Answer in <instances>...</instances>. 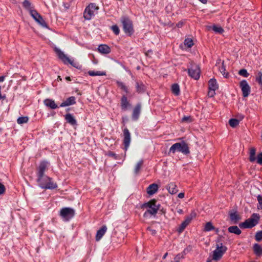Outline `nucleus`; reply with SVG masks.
<instances>
[{"label":"nucleus","mask_w":262,"mask_h":262,"mask_svg":"<svg viewBox=\"0 0 262 262\" xmlns=\"http://www.w3.org/2000/svg\"><path fill=\"white\" fill-rule=\"evenodd\" d=\"M47 165L48 163L45 161L41 162L40 163L38 168V178L37 181L40 187L42 188L55 189L57 187L56 184L53 183L49 177L43 174Z\"/></svg>","instance_id":"obj_1"},{"label":"nucleus","mask_w":262,"mask_h":262,"mask_svg":"<svg viewBox=\"0 0 262 262\" xmlns=\"http://www.w3.org/2000/svg\"><path fill=\"white\" fill-rule=\"evenodd\" d=\"M157 201L155 199L144 203L141 206V208H146L147 210L143 214L144 217H148V215H155L159 209V205H156Z\"/></svg>","instance_id":"obj_2"},{"label":"nucleus","mask_w":262,"mask_h":262,"mask_svg":"<svg viewBox=\"0 0 262 262\" xmlns=\"http://www.w3.org/2000/svg\"><path fill=\"white\" fill-rule=\"evenodd\" d=\"M176 151L181 152L185 155H187L190 152L188 145L184 142L176 143L173 144L169 149V152L174 153Z\"/></svg>","instance_id":"obj_3"},{"label":"nucleus","mask_w":262,"mask_h":262,"mask_svg":"<svg viewBox=\"0 0 262 262\" xmlns=\"http://www.w3.org/2000/svg\"><path fill=\"white\" fill-rule=\"evenodd\" d=\"M259 219V216L258 214L253 213L250 218L246 220L244 222L239 224V226L242 228H251L258 223Z\"/></svg>","instance_id":"obj_4"},{"label":"nucleus","mask_w":262,"mask_h":262,"mask_svg":"<svg viewBox=\"0 0 262 262\" xmlns=\"http://www.w3.org/2000/svg\"><path fill=\"white\" fill-rule=\"evenodd\" d=\"M227 250V248L225 246H223L222 243H217L216 245V249L213 252L212 259L215 261H218L221 259Z\"/></svg>","instance_id":"obj_5"},{"label":"nucleus","mask_w":262,"mask_h":262,"mask_svg":"<svg viewBox=\"0 0 262 262\" xmlns=\"http://www.w3.org/2000/svg\"><path fill=\"white\" fill-rule=\"evenodd\" d=\"M98 9V7L96 6L95 4H90L86 7L84 12L83 16L84 18L87 20L91 19L92 16L97 13Z\"/></svg>","instance_id":"obj_6"},{"label":"nucleus","mask_w":262,"mask_h":262,"mask_svg":"<svg viewBox=\"0 0 262 262\" xmlns=\"http://www.w3.org/2000/svg\"><path fill=\"white\" fill-rule=\"evenodd\" d=\"M121 23L125 33L129 36L131 35L134 32L132 21L127 17H122Z\"/></svg>","instance_id":"obj_7"},{"label":"nucleus","mask_w":262,"mask_h":262,"mask_svg":"<svg viewBox=\"0 0 262 262\" xmlns=\"http://www.w3.org/2000/svg\"><path fill=\"white\" fill-rule=\"evenodd\" d=\"M188 71L189 75L192 78L198 80L200 78V69L198 65L192 64Z\"/></svg>","instance_id":"obj_8"},{"label":"nucleus","mask_w":262,"mask_h":262,"mask_svg":"<svg viewBox=\"0 0 262 262\" xmlns=\"http://www.w3.org/2000/svg\"><path fill=\"white\" fill-rule=\"evenodd\" d=\"M74 214V210L70 208H63L60 212V216L66 221H68L72 218Z\"/></svg>","instance_id":"obj_9"},{"label":"nucleus","mask_w":262,"mask_h":262,"mask_svg":"<svg viewBox=\"0 0 262 262\" xmlns=\"http://www.w3.org/2000/svg\"><path fill=\"white\" fill-rule=\"evenodd\" d=\"M239 86L241 89L243 96L247 97L251 91V88L246 80H242L239 83Z\"/></svg>","instance_id":"obj_10"},{"label":"nucleus","mask_w":262,"mask_h":262,"mask_svg":"<svg viewBox=\"0 0 262 262\" xmlns=\"http://www.w3.org/2000/svg\"><path fill=\"white\" fill-rule=\"evenodd\" d=\"M56 53L58 55V57L65 63H69L73 66L76 67L75 63H74L66 54H64L60 50H56Z\"/></svg>","instance_id":"obj_11"},{"label":"nucleus","mask_w":262,"mask_h":262,"mask_svg":"<svg viewBox=\"0 0 262 262\" xmlns=\"http://www.w3.org/2000/svg\"><path fill=\"white\" fill-rule=\"evenodd\" d=\"M34 19L40 26L47 28H48V25L43 17L35 10H34Z\"/></svg>","instance_id":"obj_12"},{"label":"nucleus","mask_w":262,"mask_h":262,"mask_svg":"<svg viewBox=\"0 0 262 262\" xmlns=\"http://www.w3.org/2000/svg\"><path fill=\"white\" fill-rule=\"evenodd\" d=\"M195 215V213H192L190 214V216L187 217V219L181 224L179 229H178V231L179 233H181L183 231L185 228L187 227L188 225L190 223L192 218L194 217Z\"/></svg>","instance_id":"obj_13"},{"label":"nucleus","mask_w":262,"mask_h":262,"mask_svg":"<svg viewBox=\"0 0 262 262\" xmlns=\"http://www.w3.org/2000/svg\"><path fill=\"white\" fill-rule=\"evenodd\" d=\"M123 135H124V140L123 143L124 145V148L125 150L127 149L129 147L130 142V135L129 132V130L125 128L123 130Z\"/></svg>","instance_id":"obj_14"},{"label":"nucleus","mask_w":262,"mask_h":262,"mask_svg":"<svg viewBox=\"0 0 262 262\" xmlns=\"http://www.w3.org/2000/svg\"><path fill=\"white\" fill-rule=\"evenodd\" d=\"M141 109V105L140 104H138L134 108L132 114V118L134 120H137L139 117Z\"/></svg>","instance_id":"obj_15"},{"label":"nucleus","mask_w":262,"mask_h":262,"mask_svg":"<svg viewBox=\"0 0 262 262\" xmlns=\"http://www.w3.org/2000/svg\"><path fill=\"white\" fill-rule=\"evenodd\" d=\"M98 51L103 54H107L111 52L110 48L106 45H101L98 47Z\"/></svg>","instance_id":"obj_16"},{"label":"nucleus","mask_w":262,"mask_h":262,"mask_svg":"<svg viewBox=\"0 0 262 262\" xmlns=\"http://www.w3.org/2000/svg\"><path fill=\"white\" fill-rule=\"evenodd\" d=\"M158 189V186L157 184L154 183L150 185L147 188V193L149 195L155 194Z\"/></svg>","instance_id":"obj_17"},{"label":"nucleus","mask_w":262,"mask_h":262,"mask_svg":"<svg viewBox=\"0 0 262 262\" xmlns=\"http://www.w3.org/2000/svg\"><path fill=\"white\" fill-rule=\"evenodd\" d=\"M76 103L75 98L73 96L68 98L66 101L62 102L60 104L61 107H64L70 105L74 104Z\"/></svg>","instance_id":"obj_18"},{"label":"nucleus","mask_w":262,"mask_h":262,"mask_svg":"<svg viewBox=\"0 0 262 262\" xmlns=\"http://www.w3.org/2000/svg\"><path fill=\"white\" fill-rule=\"evenodd\" d=\"M107 230V228L105 226H103L100 230H99L96 234V240L99 241L102 237L103 236Z\"/></svg>","instance_id":"obj_19"},{"label":"nucleus","mask_w":262,"mask_h":262,"mask_svg":"<svg viewBox=\"0 0 262 262\" xmlns=\"http://www.w3.org/2000/svg\"><path fill=\"white\" fill-rule=\"evenodd\" d=\"M208 89L209 90H216L218 89V85L215 79L212 78L209 81Z\"/></svg>","instance_id":"obj_20"},{"label":"nucleus","mask_w":262,"mask_h":262,"mask_svg":"<svg viewBox=\"0 0 262 262\" xmlns=\"http://www.w3.org/2000/svg\"><path fill=\"white\" fill-rule=\"evenodd\" d=\"M166 188L168 192L172 194L176 193L178 191L177 188V185L174 183H169Z\"/></svg>","instance_id":"obj_21"},{"label":"nucleus","mask_w":262,"mask_h":262,"mask_svg":"<svg viewBox=\"0 0 262 262\" xmlns=\"http://www.w3.org/2000/svg\"><path fill=\"white\" fill-rule=\"evenodd\" d=\"M23 6L24 8L29 12L30 15L33 16V11L31 9V3L27 0H25L23 3Z\"/></svg>","instance_id":"obj_22"},{"label":"nucleus","mask_w":262,"mask_h":262,"mask_svg":"<svg viewBox=\"0 0 262 262\" xmlns=\"http://www.w3.org/2000/svg\"><path fill=\"white\" fill-rule=\"evenodd\" d=\"M45 104L52 109H55L57 107V105L55 101L52 99H47L44 101Z\"/></svg>","instance_id":"obj_23"},{"label":"nucleus","mask_w":262,"mask_h":262,"mask_svg":"<svg viewBox=\"0 0 262 262\" xmlns=\"http://www.w3.org/2000/svg\"><path fill=\"white\" fill-rule=\"evenodd\" d=\"M137 92L139 93H143L145 91V85L142 82H137L136 83Z\"/></svg>","instance_id":"obj_24"},{"label":"nucleus","mask_w":262,"mask_h":262,"mask_svg":"<svg viewBox=\"0 0 262 262\" xmlns=\"http://www.w3.org/2000/svg\"><path fill=\"white\" fill-rule=\"evenodd\" d=\"M129 105V103L127 101V98L125 96H123L121 100V108L123 110H126Z\"/></svg>","instance_id":"obj_25"},{"label":"nucleus","mask_w":262,"mask_h":262,"mask_svg":"<svg viewBox=\"0 0 262 262\" xmlns=\"http://www.w3.org/2000/svg\"><path fill=\"white\" fill-rule=\"evenodd\" d=\"M230 220L235 224L237 223L238 221L241 219L239 215L237 214L236 212L230 213Z\"/></svg>","instance_id":"obj_26"},{"label":"nucleus","mask_w":262,"mask_h":262,"mask_svg":"<svg viewBox=\"0 0 262 262\" xmlns=\"http://www.w3.org/2000/svg\"><path fill=\"white\" fill-rule=\"evenodd\" d=\"M228 231L230 233H234L237 235H239L241 233V230L236 226H233L229 227Z\"/></svg>","instance_id":"obj_27"},{"label":"nucleus","mask_w":262,"mask_h":262,"mask_svg":"<svg viewBox=\"0 0 262 262\" xmlns=\"http://www.w3.org/2000/svg\"><path fill=\"white\" fill-rule=\"evenodd\" d=\"M65 118L67 121L71 125H75L76 121L71 114H68L66 115Z\"/></svg>","instance_id":"obj_28"},{"label":"nucleus","mask_w":262,"mask_h":262,"mask_svg":"<svg viewBox=\"0 0 262 262\" xmlns=\"http://www.w3.org/2000/svg\"><path fill=\"white\" fill-rule=\"evenodd\" d=\"M188 250L187 249H185L182 253L177 254L174 258V261L171 262H179L181 259L184 258L186 252Z\"/></svg>","instance_id":"obj_29"},{"label":"nucleus","mask_w":262,"mask_h":262,"mask_svg":"<svg viewBox=\"0 0 262 262\" xmlns=\"http://www.w3.org/2000/svg\"><path fill=\"white\" fill-rule=\"evenodd\" d=\"M171 91L173 94L176 96H178L180 94V88L179 85L174 83L171 85Z\"/></svg>","instance_id":"obj_30"},{"label":"nucleus","mask_w":262,"mask_h":262,"mask_svg":"<svg viewBox=\"0 0 262 262\" xmlns=\"http://www.w3.org/2000/svg\"><path fill=\"white\" fill-rule=\"evenodd\" d=\"M253 250L254 253L257 255H259L262 254V248L259 245L257 244L254 245Z\"/></svg>","instance_id":"obj_31"},{"label":"nucleus","mask_w":262,"mask_h":262,"mask_svg":"<svg viewBox=\"0 0 262 262\" xmlns=\"http://www.w3.org/2000/svg\"><path fill=\"white\" fill-rule=\"evenodd\" d=\"M88 74L89 75L92 76L106 75V73L105 72H101V71L95 72L93 71H89L88 72Z\"/></svg>","instance_id":"obj_32"},{"label":"nucleus","mask_w":262,"mask_h":262,"mask_svg":"<svg viewBox=\"0 0 262 262\" xmlns=\"http://www.w3.org/2000/svg\"><path fill=\"white\" fill-rule=\"evenodd\" d=\"M209 28H212L213 31L219 34H222L224 32L223 28L220 26L214 25L212 27H209Z\"/></svg>","instance_id":"obj_33"},{"label":"nucleus","mask_w":262,"mask_h":262,"mask_svg":"<svg viewBox=\"0 0 262 262\" xmlns=\"http://www.w3.org/2000/svg\"><path fill=\"white\" fill-rule=\"evenodd\" d=\"M255 160V149L252 147L250 149L249 160L250 162H254Z\"/></svg>","instance_id":"obj_34"},{"label":"nucleus","mask_w":262,"mask_h":262,"mask_svg":"<svg viewBox=\"0 0 262 262\" xmlns=\"http://www.w3.org/2000/svg\"><path fill=\"white\" fill-rule=\"evenodd\" d=\"M29 118L27 116H21L19 117L17 120V123L18 124H23L28 122Z\"/></svg>","instance_id":"obj_35"},{"label":"nucleus","mask_w":262,"mask_h":262,"mask_svg":"<svg viewBox=\"0 0 262 262\" xmlns=\"http://www.w3.org/2000/svg\"><path fill=\"white\" fill-rule=\"evenodd\" d=\"M220 71L222 74L226 78H227L229 76V73L228 72L226 73V69L225 66H224V62L223 61L222 63V66L221 67H219Z\"/></svg>","instance_id":"obj_36"},{"label":"nucleus","mask_w":262,"mask_h":262,"mask_svg":"<svg viewBox=\"0 0 262 262\" xmlns=\"http://www.w3.org/2000/svg\"><path fill=\"white\" fill-rule=\"evenodd\" d=\"M143 161L140 160L136 164L135 169H134V172L136 174H137L139 173L140 169L143 165Z\"/></svg>","instance_id":"obj_37"},{"label":"nucleus","mask_w":262,"mask_h":262,"mask_svg":"<svg viewBox=\"0 0 262 262\" xmlns=\"http://www.w3.org/2000/svg\"><path fill=\"white\" fill-rule=\"evenodd\" d=\"M229 124L232 127H235L239 124V120L236 119H231L229 121Z\"/></svg>","instance_id":"obj_38"},{"label":"nucleus","mask_w":262,"mask_h":262,"mask_svg":"<svg viewBox=\"0 0 262 262\" xmlns=\"http://www.w3.org/2000/svg\"><path fill=\"white\" fill-rule=\"evenodd\" d=\"M214 229V227L212 225L211 222H207L205 225L204 231H209Z\"/></svg>","instance_id":"obj_39"},{"label":"nucleus","mask_w":262,"mask_h":262,"mask_svg":"<svg viewBox=\"0 0 262 262\" xmlns=\"http://www.w3.org/2000/svg\"><path fill=\"white\" fill-rule=\"evenodd\" d=\"M185 46L188 48H191L193 45V42L191 38H186L184 41Z\"/></svg>","instance_id":"obj_40"},{"label":"nucleus","mask_w":262,"mask_h":262,"mask_svg":"<svg viewBox=\"0 0 262 262\" xmlns=\"http://www.w3.org/2000/svg\"><path fill=\"white\" fill-rule=\"evenodd\" d=\"M256 81L261 85H262V72H258L256 77Z\"/></svg>","instance_id":"obj_41"},{"label":"nucleus","mask_w":262,"mask_h":262,"mask_svg":"<svg viewBox=\"0 0 262 262\" xmlns=\"http://www.w3.org/2000/svg\"><path fill=\"white\" fill-rule=\"evenodd\" d=\"M238 74L244 76V77H247L249 76V74L247 72V71L246 69H241L239 71Z\"/></svg>","instance_id":"obj_42"},{"label":"nucleus","mask_w":262,"mask_h":262,"mask_svg":"<svg viewBox=\"0 0 262 262\" xmlns=\"http://www.w3.org/2000/svg\"><path fill=\"white\" fill-rule=\"evenodd\" d=\"M255 238L256 241L259 242L262 240V231L256 232Z\"/></svg>","instance_id":"obj_43"},{"label":"nucleus","mask_w":262,"mask_h":262,"mask_svg":"<svg viewBox=\"0 0 262 262\" xmlns=\"http://www.w3.org/2000/svg\"><path fill=\"white\" fill-rule=\"evenodd\" d=\"M118 86L126 93H128L127 87L121 82H117Z\"/></svg>","instance_id":"obj_44"},{"label":"nucleus","mask_w":262,"mask_h":262,"mask_svg":"<svg viewBox=\"0 0 262 262\" xmlns=\"http://www.w3.org/2000/svg\"><path fill=\"white\" fill-rule=\"evenodd\" d=\"M257 201L258 202V205L257 206V208L258 209H262V196L260 195H258L257 196Z\"/></svg>","instance_id":"obj_45"},{"label":"nucleus","mask_w":262,"mask_h":262,"mask_svg":"<svg viewBox=\"0 0 262 262\" xmlns=\"http://www.w3.org/2000/svg\"><path fill=\"white\" fill-rule=\"evenodd\" d=\"M113 31L116 35H118L119 33V29L117 25H114L112 27Z\"/></svg>","instance_id":"obj_46"},{"label":"nucleus","mask_w":262,"mask_h":262,"mask_svg":"<svg viewBox=\"0 0 262 262\" xmlns=\"http://www.w3.org/2000/svg\"><path fill=\"white\" fill-rule=\"evenodd\" d=\"M183 122H190L192 121V119L190 116H184L182 118Z\"/></svg>","instance_id":"obj_47"},{"label":"nucleus","mask_w":262,"mask_h":262,"mask_svg":"<svg viewBox=\"0 0 262 262\" xmlns=\"http://www.w3.org/2000/svg\"><path fill=\"white\" fill-rule=\"evenodd\" d=\"M257 163L259 164H262V152L259 153L257 155Z\"/></svg>","instance_id":"obj_48"},{"label":"nucleus","mask_w":262,"mask_h":262,"mask_svg":"<svg viewBox=\"0 0 262 262\" xmlns=\"http://www.w3.org/2000/svg\"><path fill=\"white\" fill-rule=\"evenodd\" d=\"M5 191V186L2 184V183H0V195L4 193Z\"/></svg>","instance_id":"obj_49"},{"label":"nucleus","mask_w":262,"mask_h":262,"mask_svg":"<svg viewBox=\"0 0 262 262\" xmlns=\"http://www.w3.org/2000/svg\"><path fill=\"white\" fill-rule=\"evenodd\" d=\"M215 90H209L208 93V96L210 97H213L215 94Z\"/></svg>","instance_id":"obj_50"},{"label":"nucleus","mask_w":262,"mask_h":262,"mask_svg":"<svg viewBox=\"0 0 262 262\" xmlns=\"http://www.w3.org/2000/svg\"><path fill=\"white\" fill-rule=\"evenodd\" d=\"M147 230L150 231L151 234L153 235H155L156 233V231L155 230L152 229L148 227Z\"/></svg>","instance_id":"obj_51"},{"label":"nucleus","mask_w":262,"mask_h":262,"mask_svg":"<svg viewBox=\"0 0 262 262\" xmlns=\"http://www.w3.org/2000/svg\"><path fill=\"white\" fill-rule=\"evenodd\" d=\"M184 24V23L183 21H180L177 24V26L179 28H181L183 26Z\"/></svg>","instance_id":"obj_52"},{"label":"nucleus","mask_w":262,"mask_h":262,"mask_svg":"<svg viewBox=\"0 0 262 262\" xmlns=\"http://www.w3.org/2000/svg\"><path fill=\"white\" fill-rule=\"evenodd\" d=\"M184 195H185L184 193H183V192H181V193H180L178 194V197H179V198L182 199V198H183L184 197Z\"/></svg>","instance_id":"obj_53"},{"label":"nucleus","mask_w":262,"mask_h":262,"mask_svg":"<svg viewBox=\"0 0 262 262\" xmlns=\"http://www.w3.org/2000/svg\"><path fill=\"white\" fill-rule=\"evenodd\" d=\"M108 155L110 156H112V157H113V156H115V154H114V152H109Z\"/></svg>","instance_id":"obj_54"},{"label":"nucleus","mask_w":262,"mask_h":262,"mask_svg":"<svg viewBox=\"0 0 262 262\" xmlns=\"http://www.w3.org/2000/svg\"><path fill=\"white\" fill-rule=\"evenodd\" d=\"M5 77L4 76H1L0 77V82L3 81L5 80Z\"/></svg>","instance_id":"obj_55"},{"label":"nucleus","mask_w":262,"mask_h":262,"mask_svg":"<svg viewBox=\"0 0 262 262\" xmlns=\"http://www.w3.org/2000/svg\"><path fill=\"white\" fill-rule=\"evenodd\" d=\"M199 1H200L201 3H202L204 4H206L207 2V0H199Z\"/></svg>","instance_id":"obj_56"},{"label":"nucleus","mask_w":262,"mask_h":262,"mask_svg":"<svg viewBox=\"0 0 262 262\" xmlns=\"http://www.w3.org/2000/svg\"><path fill=\"white\" fill-rule=\"evenodd\" d=\"M151 52V51H148L147 52L145 53V55L148 56L149 55V53Z\"/></svg>","instance_id":"obj_57"},{"label":"nucleus","mask_w":262,"mask_h":262,"mask_svg":"<svg viewBox=\"0 0 262 262\" xmlns=\"http://www.w3.org/2000/svg\"><path fill=\"white\" fill-rule=\"evenodd\" d=\"M212 260H213L212 258H208L206 262H212Z\"/></svg>","instance_id":"obj_58"},{"label":"nucleus","mask_w":262,"mask_h":262,"mask_svg":"<svg viewBox=\"0 0 262 262\" xmlns=\"http://www.w3.org/2000/svg\"><path fill=\"white\" fill-rule=\"evenodd\" d=\"M167 255H168V253H166L163 255V259H165V258L166 257V256H167Z\"/></svg>","instance_id":"obj_59"},{"label":"nucleus","mask_w":262,"mask_h":262,"mask_svg":"<svg viewBox=\"0 0 262 262\" xmlns=\"http://www.w3.org/2000/svg\"><path fill=\"white\" fill-rule=\"evenodd\" d=\"M66 79L68 81H71V78L70 77L68 76L66 77Z\"/></svg>","instance_id":"obj_60"},{"label":"nucleus","mask_w":262,"mask_h":262,"mask_svg":"<svg viewBox=\"0 0 262 262\" xmlns=\"http://www.w3.org/2000/svg\"><path fill=\"white\" fill-rule=\"evenodd\" d=\"M58 80H59L60 81H61L62 80V79L60 77V76H58V78H57Z\"/></svg>","instance_id":"obj_61"},{"label":"nucleus","mask_w":262,"mask_h":262,"mask_svg":"<svg viewBox=\"0 0 262 262\" xmlns=\"http://www.w3.org/2000/svg\"><path fill=\"white\" fill-rule=\"evenodd\" d=\"M178 212L179 213H181L182 212V210L181 209H180L178 211Z\"/></svg>","instance_id":"obj_62"},{"label":"nucleus","mask_w":262,"mask_h":262,"mask_svg":"<svg viewBox=\"0 0 262 262\" xmlns=\"http://www.w3.org/2000/svg\"><path fill=\"white\" fill-rule=\"evenodd\" d=\"M219 229H215V232H216V233H218V232H219Z\"/></svg>","instance_id":"obj_63"}]
</instances>
